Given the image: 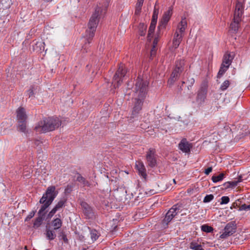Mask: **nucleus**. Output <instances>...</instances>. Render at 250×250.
I'll return each instance as SVG.
<instances>
[{"label":"nucleus","mask_w":250,"mask_h":250,"mask_svg":"<svg viewBox=\"0 0 250 250\" xmlns=\"http://www.w3.org/2000/svg\"><path fill=\"white\" fill-rule=\"evenodd\" d=\"M64 241H65V240H67V239L65 238H64Z\"/></svg>","instance_id":"obj_51"},{"label":"nucleus","mask_w":250,"mask_h":250,"mask_svg":"<svg viewBox=\"0 0 250 250\" xmlns=\"http://www.w3.org/2000/svg\"><path fill=\"white\" fill-rule=\"evenodd\" d=\"M232 58L230 54H225L223 58V62L222 65L229 67L231 63Z\"/></svg>","instance_id":"obj_22"},{"label":"nucleus","mask_w":250,"mask_h":250,"mask_svg":"<svg viewBox=\"0 0 250 250\" xmlns=\"http://www.w3.org/2000/svg\"><path fill=\"white\" fill-rule=\"evenodd\" d=\"M126 73V70L124 68L123 64H120L118 69L114 76L112 83V85L114 88H116L123 81V78L125 77Z\"/></svg>","instance_id":"obj_9"},{"label":"nucleus","mask_w":250,"mask_h":250,"mask_svg":"<svg viewBox=\"0 0 250 250\" xmlns=\"http://www.w3.org/2000/svg\"><path fill=\"white\" fill-rule=\"evenodd\" d=\"M66 202V200L64 198L60 200L54 208L49 212L48 215V217L50 218L52 217L58 210L64 206Z\"/></svg>","instance_id":"obj_17"},{"label":"nucleus","mask_w":250,"mask_h":250,"mask_svg":"<svg viewBox=\"0 0 250 250\" xmlns=\"http://www.w3.org/2000/svg\"><path fill=\"white\" fill-rule=\"evenodd\" d=\"M180 206L178 205H174L167 213L163 221V224L167 226L173 217L179 212Z\"/></svg>","instance_id":"obj_11"},{"label":"nucleus","mask_w":250,"mask_h":250,"mask_svg":"<svg viewBox=\"0 0 250 250\" xmlns=\"http://www.w3.org/2000/svg\"><path fill=\"white\" fill-rule=\"evenodd\" d=\"M146 158L149 167H153L156 166L157 157L154 149H149L146 153Z\"/></svg>","instance_id":"obj_12"},{"label":"nucleus","mask_w":250,"mask_h":250,"mask_svg":"<svg viewBox=\"0 0 250 250\" xmlns=\"http://www.w3.org/2000/svg\"><path fill=\"white\" fill-rule=\"evenodd\" d=\"M229 85V82L228 80L224 81L220 86V89L224 91L227 89Z\"/></svg>","instance_id":"obj_32"},{"label":"nucleus","mask_w":250,"mask_h":250,"mask_svg":"<svg viewBox=\"0 0 250 250\" xmlns=\"http://www.w3.org/2000/svg\"><path fill=\"white\" fill-rule=\"evenodd\" d=\"M144 0H137V2L136 6L139 7H142Z\"/></svg>","instance_id":"obj_42"},{"label":"nucleus","mask_w":250,"mask_h":250,"mask_svg":"<svg viewBox=\"0 0 250 250\" xmlns=\"http://www.w3.org/2000/svg\"><path fill=\"white\" fill-rule=\"evenodd\" d=\"M35 214V212L34 211L30 212L28 216L26 217L25 221H28V220H29L30 219L34 217Z\"/></svg>","instance_id":"obj_39"},{"label":"nucleus","mask_w":250,"mask_h":250,"mask_svg":"<svg viewBox=\"0 0 250 250\" xmlns=\"http://www.w3.org/2000/svg\"><path fill=\"white\" fill-rule=\"evenodd\" d=\"M82 250H88V249H84V248H83V249H82Z\"/></svg>","instance_id":"obj_49"},{"label":"nucleus","mask_w":250,"mask_h":250,"mask_svg":"<svg viewBox=\"0 0 250 250\" xmlns=\"http://www.w3.org/2000/svg\"><path fill=\"white\" fill-rule=\"evenodd\" d=\"M58 194V192L56 191L55 186L49 187L45 193H44L40 200V203L42 205L39 210V214H42L45 210L52 204V202Z\"/></svg>","instance_id":"obj_4"},{"label":"nucleus","mask_w":250,"mask_h":250,"mask_svg":"<svg viewBox=\"0 0 250 250\" xmlns=\"http://www.w3.org/2000/svg\"><path fill=\"white\" fill-rule=\"evenodd\" d=\"M192 147L191 144L188 142L186 139H182L179 144V148L183 152L188 153L190 152V148Z\"/></svg>","instance_id":"obj_15"},{"label":"nucleus","mask_w":250,"mask_h":250,"mask_svg":"<svg viewBox=\"0 0 250 250\" xmlns=\"http://www.w3.org/2000/svg\"><path fill=\"white\" fill-rule=\"evenodd\" d=\"M42 221V218H37L34 223V226L37 227H39L41 225Z\"/></svg>","instance_id":"obj_38"},{"label":"nucleus","mask_w":250,"mask_h":250,"mask_svg":"<svg viewBox=\"0 0 250 250\" xmlns=\"http://www.w3.org/2000/svg\"><path fill=\"white\" fill-rule=\"evenodd\" d=\"M228 68L225 66H224L221 64V67L220 68V70L218 73V77H221L225 72L227 70Z\"/></svg>","instance_id":"obj_30"},{"label":"nucleus","mask_w":250,"mask_h":250,"mask_svg":"<svg viewBox=\"0 0 250 250\" xmlns=\"http://www.w3.org/2000/svg\"><path fill=\"white\" fill-rule=\"evenodd\" d=\"M34 95V90L33 88H30L28 91H26V95L28 96L29 98L32 97Z\"/></svg>","instance_id":"obj_40"},{"label":"nucleus","mask_w":250,"mask_h":250,"mask_svg":"<svg viewBox=\"0 0 250 250\" xmlns=\"http://www.w3.org/2000/svg\"><path fill=\"white\" fill-rule=\"evenodd\" d=\"M173 182H174L175 183H176V182H175V179H173Z\"/></svg>","instance_id":"obj_50"},{"label":"nucleus","mask_w":250,"mask_h":250,"mask_svg":"<svg viewBox=\"0 0 250 250\" xmlns=\"http://www.w3.org/2000/svg\"><path fill=\"white\" fill-rule=\"evenodd\" d=\"M207 90L205 89H200L198 93L197 101V102L201 104L205 101L206 98Z\"/></svg>","instance_id":"obj_18"},{"label":"nucleus","mask_w":250,"mask_h":250,"mask_svg":"<svg viewBox=\"0 0 250 250\" xmlns=\"http://www.w3.org/2000/svg\"><path fill=\"white\" fill-rule=\"evenodd\" d=\"M61 125V122L57 117L44 118L39 122L35 129L39 133H45L52 131L58 128Z\"/></svg>","instance_id":"obj_3"},{"label":"nucleus","mask_w":250,"mask_h":250,"mask_svg":"<svg viewBox=\"0 0 250 250\" xmlns=\"http://www.w3.org/2000/svg\"><path fill=\"white\" fill-rule=\"evenodd\" d=\"M185 69V61L184 59L180 58L176 62L174 68L172 72L171 76L168 80V84L170 85H172L173 83L178 79L181 74Z\"/></svg>","instance_id":"obj_7"},{"label":"nucleus","mask_w":250,"mask_h":250,"mask_svg":"<svg viewBox=\"0 0 250 250\" xmlns=\"http://www.w3.org/2000/svg\"><path fill=\"white\" fill-rule=\"evenodd\" d=\"M235 230V227L233 224L229 223L225 227L222 234L220 235V238L225 239L232 235Z\"/></svg>","instance_id":"obj_13"},{"label":"nucleus","mask_w":250,"mask_h":250,"mask_svg":"<svg viewBox=\"0 0 250 250\" xmlns=\"http://www.w3.org/2000/svg\"><path fill=\"white\" fill-rule=\"evenodd\" d=\"M142 27H143V28L144 29L145 31L146 30V26L144 24H142Z\"/></svg>","instance_id":"obj_45"},{"label":"nucleus","mask_w":250,"mask_h":250,"mask_svg":"<svg viewBox=\"0 0 250 250\" xmlns=\"http://www.w3.org/2000/svg\"><path fill=\"white\" fill-rule=\"evenodd\" d=\"M33 48L34 51L37 52H40L44 49V42H38L33 45Z\"/></svg>","instance_id":"obj_21"},{"label":"nucleus","mask_w":250,"mask_h":250,"mask_svg":"<svg viewBox=\"0 0 250 250\" xmlns=\"http://www.w3.org/2000/svg\"><path fill=\"white\" fill-rule=\"evenodd\" d=\"M17 120L18 123V130L25 133L26 130L27 115L25 109L23 107H19L16 111Z\"/></svg>","instance_id":"obj_8"},{"label":"nucleus","mask_w":250,"mask_h":250,"mask_svg":"<svg viewBox=\"0 0 250 250\" xmlns=\"http://www.w3.org/2000/svg\"><path fill=\"white\" fill-rule=\"evenodd\" d=\"M83 211L85 216L88 218L92 217L93 212L92 208L85 202H82L81 204Z\"/></svg>","instance_id":"obj_16"},{"label":"nucleus","mask_w":250,"mask_h":250,"mask_svg":"<svg viewBox=\"0 0 250 250\" xmlns=\"http://www.w3.org/2000/svg\"><path fill=\"white\" fill-rule=\"evenodd\" d=\"M244 1H237L234 13L233 19L230 24V31L233 33L237 32L242 21V15L243 13Z\"/></svg>","instance_id":"obj_5"},{"label":"nucleus","mask_w":250,"mask_h":250,"mask_svg":"<svg viewBox=\"0 0 250 250\" xmlns=\"http://www.w3.org/2000/svg\"><path fill=\"white\" fill-rule=\"evenodd\" d=\"M141 9H142V7H139V6H136L135 14L136 15L139 14L140 13L141 11Z\"/></svg>","instance_id":"obj_41"},{"label":"nucleus","mask_w":250,"mask_h":250,"mask_svg":"<svg viewBox=\"0 0 250 250\" xmlns=\"http://www.w3.org/2000/svg\"><path fill=\"white\" fill-rule=\"evenodd\" d=\"M201 230L206 232H211L213 231V228L207 225H204L201 226Z\"/></svg>","instance_id":"obj_29"},{"label":"nucleus","mask_w":250,"mask_h":250,"mask_svg":"<svg viewBox=\"0 0 250 250\" xmlns=\"http://www.w3.org/2000/svg\"><path fill=\"white\" fill-rule=\"evenodd\" d=\"M189 248L192 250H204L201 245L194 242L190 243Z\"/></svg>","instance_id":"obj_25"},{"label":"nucleus","mask_w":250,"mask_h":250,"mask_svg":"<svg viewBox=\"0 0 250 250\" xmlns=\"http://www.w3.org/2000/svg\"><path fill=\"white\" fill-rule=\"evenodd\" d=\"M156 23L157 22L155 20L152 21L151 22V24L149 27L148 35H147L148 40H150L152 37V35L153 33L154 30L155 29Z\"/></svg>","instance_id":"obj_20"},{"label":"nucleus","mask_w":250,"mask_h":250,"mask_svg":"<svg viewBox=\"0 0 250 250\" xmlns=\"http://www.w3.org/2000/svg\"><path fill=\"white\" fill-rule=\"evenodd\" d=\"M161 34H157L155 36L153 42V47L150 52V56L152 57L155 55L156 51V46L157 45L158 42H159V38H160Z\"/></svg>","instance_id":"obj_19"},{"label":"nucleus","mask_w":250,"mask_h":250,"mask_svg":"<svg viewBox=\"0 0 250 250\" xmlns=\"http://www.w3.org/2000/svg\"><path fill=\"white\" fill-rule=\"evenodd\" d=\"M224 177V174L222 173L217 176H213L212 177V180L214 183H216L222 181Z\"/></svg>","instance_id":"obj_27"},{"label":"nucleus","mask_w":250,"mask_h":250,"mask_svg":"<svg viewBox=\"0 0 250 250\" xmlns=\"http://www.w3.org/2000/svg\"><path fill=\"white\" fill-rule=\"evenodd\" d=\"M46 236L48 239L50 240H53L56 237V233L54 230L47 229Z\"/></svg>","instance_id":"obj_24"},{"label":"nucleus","mask_w":250,"mask_h":250,"mask_svg":"<svg viewBox=\"0 0 250 250\" xmlns=\"http://www.w3.org/2000/svg\"><path fill=\"white\" fill-rule=\"evenodd\" d=\"M229 201V198L228 196H223L221 198V204H227Z\"/></svg>","instance_id":"obj_37"},{"label":"nucleus","mask_w":250,"mask_h":250,"mask_svg":"<svg viewBox=\"0 0 250 250\" xmlns=\"http://www.w3.org/2000/svg\"><path fill=\"white\" fill-rule=\"evenodd\" d=\"M187 27V22L185 18H183L177 26L172 40L171 48H177L180 44L184 36L185 31Z\"/></svg>","instance_id":"obj_6"},{"label":"nucleus","mask_w":250,"mask_h":250,"mask_svg":"<svg viewBox=\"0 0 250 250\" xmlns=\"http://www.w3.org/2000/svg\"><path fill=\"white\" fill-rule=\"evenodd\" d=\"M145 35V31L142 30L140 31V35L141 36H144Z\"/></svg>","instance_id":"obj_44"},{"label":"nucleus","mask_w":250,"mask_h":250,"mask_svg":"<svg viewBox=\"0 0 250 250\" xmlns=\"http://www.w3.org/2000/svg\"><path fill=\"white\" fill-rule=\"evenodd\" d=\"M194 82H195V80H194V78H190L188 79V89H189L192 87V86L194 84Z\"/></svg>","instance_id":"obj_36"},{"label":"nucleus","mask_w":250,"mask_h":250,"mask_svg":"<svg viewBox=\"0 0 250 250\" xmlns=\"http://www.w3.org/2000/svg\"><path fill=\"white\" fill-rule=\"evenodd\" d=\"M239 211H242V210H246V211H247V210H250V205H246V204H243L239 208Z\"/></svg>","instance_id":"obj_35"},{"label":"nucleus","mask_w":250,"mask_h":250,"mask_svg":"<svg viewBox=\"0 0 250 250\" xmlns=\"http://www.w3.org/2000/svg\"><path fill=\"white\" fill-rule=\"evenodd\" d=\"M90 237L93 241H96L99 237V234L97 230L94 229L90 231Z\"/></svg>","instance_id":"obj_28"},{"label":"nucleus","mask_w":250,"mask_h":250,"mask_svg":"<svg viewBox=\"0 0 250 250\" xmlns=\"http://www.w3.org/2000/svg\"><path fill=\"white\" fill-rule=\"evenodd\" d=\"M52 226L54 227V229H57L60 228L62 226V221L59 218H56L52 221Z\"/></svg>","instance_id":"obj_23"},{"label":"nucleus","mask_w":250,"mask_h":250,"mask_svg":"<svg viewBox=\"0 0 250 250\" xmlns=\"http://www.w3.org/2000/svg\"><path fill=\"white\" fill-rule=\"evenodd\" d=\"M135 167L139 175L146 180L147 174L146 173V169L144 163L140 161H137L135 164Z\"/></svg>","instance_id":"obj_14"},{"label":"nucleus","mask_w":250,"mask_h":250,"mask_svg":"<svg viewBox=\"0 0 250 250\" xmlns=\"http://www.w3.org/2000/svg\"><path fill=\"white\" fill-rule=\"evenodd\" d=\"M158 13H159L158 8H157L155 6H154L152 21L155 20L157 22V19L158 18Z\"/></svg>","instance_id":"obj_31"},{"label":"nucleus","mask_w":250,"mask_h":250,"mask_svg":"<svg viewBox=\"0 0 250 250\" xmlns=\"http://www.w3.org/2000/svg\"><path fill=\"white\" fill-rule=\"evenodd\" d=\"M107 4L105 3L102 4L100 3L95 9V11L91 17L89 23L88 24V28L86 30L84 35V40L86 42L84 46H83V49L85 50L87 46V44H89L95 35L98 24L99 21L100 19L102 18L105 14Z\"/></svg>","instance_id":"obj_2"},{"label":"nucleus","mask_w":250,"mask_h":250,"mask_svg":"<svg viewBox=\"0 0 250 250\" xmlns=\"http://www.w3.org/2000/svg\"><path fill=\"white\" fill-rule=\"evenodd\" d=\"M172 7H169L168 10L164 13L163 17L161 20L160 25L158 26V31L157 33L159 34H162L161 29L165 28L166 25L169 21L172 16Z\"/></svg>","instance_id":"obj_10"},{"label":"nucleus","mask_w":250,"mask_h":250,"mask_svg":"<svg viewBox=\"0 0 250 250\" xmlns=\"http://www.w3.org/2000/svg\"><path fill=\"white\" fill-rule=\"evenodd\" d=\"M158 4V2L157 1L156 3H155V6L156 7V5Z\"/></svg>","instance_id":"obj_48"},{"label":"nucleus","mask_w":250,"mask_h":250,"mask_svg":"<svg viewBox=\"0 0 250 250\" xmlns=\"http://www.w3.org/2000/svg\"><path fill=\"white\" fill-rule=\"evenodd\" d=\"M212 168L211 167L207 168L205 171L206 174L208 175L212 171Z\"/></svg>","instance_id":"obj_43"},{"label":"nucleus","mask_w":250,"mask_h":250,"mask_svg":"<svg viewBox=\"0 0 250 250\" xmlns=\"http://www.w3.org/2000/svg\"><path fill=\"white\" fill-rule=\"evenodd\" d=\"M231 129L230 128V127L228 125H226L224 126L223 130L222 131L221 133L223 134V135H226L227 133L230 132Z\"/></svg>","instance_id":"obj_33"},{"label":"nucleus","mask_w":250,"mask_h":250,"mask_svg":"<svg viewBox=\"0 0 250 250\" xmlns=\"http://www.w3.org/2000/svg\"><path fill=\"white\" fill-rule=\"evenodd\" d=\"M148 82L146 80L138 77L134 88L133 102L134 106L131 118H134L142 109V106L146 97L147 90Z\"/></svg>","instance_id":"obj_1"},{"label":"nucleus","mask_w":250,"mask_h":250,"mask_svg":"<svg viewBox=\"0 0 250 250\" xmlns=\"http://www.w3.org/2000/svg\"><path fill=\"white\" fill-rule=\"evenodd\" d=\"M43 0L46 2H50V1H51L52 0Z\"/></svg>","instance_id":"obj_47"},{"label":"nucleus","mask_w":250,"mask_h":250,"mask_svg":"<svg viewBox=\"0 0 250 250\" xmlns=\"http://www.w3.org/2000/svg\"><path fill=\"white\" fill-rule=\"evenodd\" d=\"M213 198H214V196L212 194L207 195L205 197L203 201L204 203H208V202H210L211 200H212L213 199Z\"/></svg>","instance_id":"obj_34"},{"label":"nucleus","mask_w":250,"mask_h":250,"mask_svg":"<svg viewBox=\"0 0 250 250\" xmlns=\"http://www.w3.org/2000/svg\"><path fill=\"white\" fill-rule=\"evenodd\" d=\"M240 180L228 182L225 184L226 188H233L237 186Z\"/></svg>","instance_id":"obj_26"},{"label":"nucleus","mask_w":250,"mask_h":250,"mask_svg":"<svg viewBox=\"0 0 250 250\" xmlns=\"http://www.w3.org/2000/svg\"><path fill=\"white\" fill-rule=\"evenodd\" d=\"M78 179L79 181H80L81 180H83V178L82 177H78Z\"/></svg>","instance_id":"obj_46"}]
</instances>
